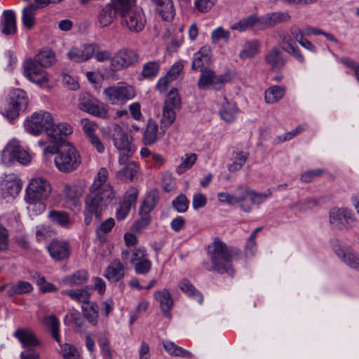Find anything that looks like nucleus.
<instances>
[{"label": "nucleus", "mask_w": 359, "mask_h": 359, "mask_svg": "<svg viewBox=\"0 0 359 359\" xmlns=\"http://www.w3.org/2000/svg\"><path fill=\"white\" fill-rule=\"evenodd\" d=\"M208 256L211 264L204 263L203 266L207 271H214L219 273H227L233 276L234 270L232 262L240 259L241 251L236 247L228 246L218 237L214 238L208 246Z\"/></svg>", "instance_id": "f257e3e1"}, {"label": "nucleus", "mask_w": 359, "mask_h": 359, "mask_svg": "<svg viewBox=\"0 0 359 359\" xmlns=\"http://www.w3.org/2000/svg\"><path fill=\"white\" fill-rule=\"evenodd\" d=\"M44 154H55V164L63 172L69 173L76 170L81 163V157L76 148L69 142L63 141L58 145L47 146Z\"/></svg>", "instance_id": "f03ea898"}, {"label": "nucleus", "mask_w": 359, "mask_h": 359, "mask_svg": "<svg viewBox=\"0 0 359 359\" xmlns=\"http://www.w3.org/2000/svg\"><path fill=\"white\" fill-rule=\"evenodd\" d=\"M54 53L44 50L36 54L34 59H28L24 63V74L32 82L42 84L47 81V75L42 67H49L55 62Z\"/></svg>", "instance_id": "7ed1b4c3"}, {"label": "nucleus", "mask_w": 359, "mask_h": 359, "mask_svg": "<svg viewBox=\"0 0 359 359\" xmlns=\"http://www.w3.org/2000/svg\"><path fill=\"white\" fill-rule=\"evenodd\" d=\"M114 196V192H110L108 189H104L102 191L89 189V193L85 198V224L89 225L93 216L99 219L102 212L112 201Z\"/></svg>", "instance_id": "20e7f679"}, {"label": "nucleus", "mask_w": 359, "mask_h": 359, "mask_svg": "<svg viewBox=\"0 0 359 359\" xmlns=\"http://www.w3.org/2000/svg\"><path fill=\"white\" fill-rule=\"evenodd\" d=\"M51 191V185L46 179H32L26 190V201L29 204L39 203V208L44 210L45 205L41 201L48 198Z\"/></svg>", "instance_id": "39448f33"}, {"label": "nucleus", "mask_w": 359, "mask_h": 359, "mask_svg": "<svg viewBox=\"0 0 359 359\" xmlns=\"http://www.w3.org/2000/svg\"><path fill=\"white\" fill-rule=\"evenodd\" d=\"M135 0H124L121 6L122 25H125L130 31L139 32L144 27L146 20L142 11H131Z\"/></svg>", "instance_id": "423d86ee"}, {"label": "nucleus", "mask_w": 359, "mask_h": 359, "mask_svg": "<svg viewBox=\"0 0 359 359\" xmlns=\"http://www.w3.org/2000/svg\"><path fill=\"white\" fill-rule=\"evenodd\" d=\"M103 95L105 100L112 105H123L128 101L133 99L136 93L133 86L122 83L104 88Z\"/></svg>", "instance_id": "0eeeda50"}, {"label": "nucleus", "mask_w": 359, "mask_h": 359, "mask_svg": "<svg viewBox=\"0 0 359 359\" xmlns=\"http://www.w3.org/2000/svg\"><path fill=\"white\" fill-rule=\"evenodd\" d=\"M232 79L233 76L230 72L216 74L211 69L204 68L199 76L197 86L202 90H206L210 88L215 90H220Z\"/></svg>", "instance_id": "6e6552de"}, {"label": "nucleus", "mask_w": 359, "mask_h": 359, "mask_svg": "<svg viewBox=\"0 0 359 359\" xmlns=\"http://www.w3.org/2000/svg\"><path fill=\"white\" fill-rule=\"evenodd\" d=\"M52 126L53 116L46 111L34 113L25 122V130L33 135H39L45 131L49 132Z\"/></svg>", "instance_id": "1a4fd4ad"}, {"label": "nucleus", "mask_w": 359, "mask_h": 359, "mask_svg": "<svg viewBox=\"0 0 359 359\" xmlns=\"http://www.w3.org/2000/svg\"><path fill=\"white\" fill-rule=\"evenodd\" d=\"M140 60V56L134 50L122 48L117 50L111 60L110 68L113 72L126 69L135 65Z\"/></svg>", "instance_id": "9d476101"}, {"label": "nucleus", "mask_w": 359, "mask_h": 359, "mask_svg": "<svg viewBox=\"0 0 359 359\" xmlns=\"http://www.w3.org/2000/svg\"><path fill=\"white\" fill-rule=\"evenodd\" d=\"M124 0H111L110 2L99 7L97 13V22L100 28L111 25L121 15V6Z\"/></svg>", "instance_id": "9b49d317"}, {"label": "nucleus", "mask_w": 359, "mask_h": 359, "mask_svg": "<svg viewBox=\"0 0 359 359\" xmlns=\"http://www.w3.org/2000/svg\"><path fill=\"white\" fill-rule=\"evenodd\" d=\"M28 105V97L25 91L15 89L10 94V102L8 108L5 109L4 115L10 121L16 118L20 111H24Z\"/></svg>", "instance_id": "f8f14e48"}, {"label": "nucleus", "mask_w": 359, "mask_h": 359, "mask_svg": "<svg viewBox=\"0 0 359 359\" xmlns=\"http://www.w3.org/2000/svg\"><path fill=\"white\" fill-rule=\"evenodd\" d=\"M331 245L333 251L343 263L359 272V254L358 252L337 239L332 240Z\"/></svg>", "instance_id": "ddd939ff"}, {"label": "nucleus", "mask_w": 359, "mask_h": 359, "mask_svg": "<svg viewBox=\"0 0 359 359\" xmlns=\"http://www.w3.org/2000/svg\"><path fill=\"white\" fill-rule=\"evenodd\" d=\"M79 109L102 118L109 117L108 110L104 106L100 105L97 100L87 92L80 94L78 102Z\"/></svg>", "instance_id": "4468645a"}, {"label": "nucleus", "mask_w": 359, "mask_h": 359, "mask_svg": "<svg viewBox=\"0 0 359 359\" xmlns=\"http://www.w3.org/2000/svg\"><path fill=\"white\" fill-rule=\"evenodd\" d=\"M181 98L177 93V89L170 91L164 102L163 110L162 123L165 126H170L176 118L175 110L181 108Z\"/></svg>", "instance_id": "2eb2a0df"}, {"label": "nucleus", "mask_w": 359, "mask_h": 359, "mask_svg": "<svg viewBox=\"0 0 359 359\" xmlns=\"http://www.w3.org/2000/svg\"><path fill=\"white\" fill-rule=\"evenodd\" d=\"M30 158L29 154L15 141L8 143L1 155L2 161L6 164L15 161L21 164H27L29 163Z\"/></svg>", "instance_id": "dca6fc26"}, {"label": "nucleus", "mask_w": 359, "mask_h": 359, "mask_svg": "<svg viewBox=\"0 0 359 359\" xmlns=\"http://www.w3.org/2000/svg\"><path fill=\"white\" fill-rule=\"evenodd\" d=\"M330 222L339 229H347L354 222L353 215L348 209L333 208L330 211Z\"/></svg>", "instance_id": "f3484780"}, {"label": "nucleus", "mask_w": 359, "mask_h": 359, "mask_svg": "<svg viewBox=\"0 0 359 359\" xmlns=\"http://www.w3.org/2000/svg\"><path fill=\"white\" fill-rule=\"evenodd\" d=\"M22 182L14 174L6 175L0 182V189L4 197H15L22 189Z\"/></svg>", "instance_id": "a211bd4d"}, {"label": "nucleus", "mask_w": 359, "mask_h": 359, "mask_svg": "<svg viewBox=\"0 0 359 359\" xmlns=\"http://www.w3.org/2000/svg\"><path fill=\"white\" fill-rule=\"evenodd\" d=\"M97 49L95 43L86 44L83 48L74 47L68 52L67 57L75 62H82L90 59Z\"/></svg>", "instance_id": "6ab92c4d"}, {"label": "nucleus", "mask_w": 359, "mask_h": 359, "mask_svg": "<svg viewBox=\"0 0 359 359\" xmlns=\"http://www.w3.org/2000/svg\"><path fill=\"white\" fill-rule=\"evenodd\" d=\"M47 248L51 257L56 261L66 259L70 254L69 244L65 241L53 240Z\"/></svg>", "instance_id": "aec40b11"}, {"label": "nucleus", "mask_w": 359, "mask_h": 359, "mask_svg": "<svg viewBox=\"0 0 359 359\" xmlns=\"http://www.w3.org/2000/svg\"><path fill=\"white\" fill-rule=\"evenodd\" d=\"M81 125L85 135L88 137L91 144L96 148L99 153H102L104 150V147L100 138L94 133L97 128V125L93 121H91L88 118L81 119Z\"/></svg>", "instance_id": "412c9836"}, {"label": "nucleus", "mask_w": 359, "mask_h": 359, "mask_svg": "<svg viewBox=\"0 0 359 359\" xmlns=\"http://www.w3.org/2000/svg\"><path fill=\"white\" fill-rule=\"evenodd\" d=\"M282 49L294 56L299 62H304V57L298 48L297 43L289 32H283L280 35Z\"/></svg>", "instance_id": "4be33fe9"}, {"label": "nucleus", "mask_w": 359, "mask_h": 359, "mask_svg": "<svg viewBox=\"0 0 359 359\" xmlns=\"http://www.w3.org/2000/svg\"><path fill=\"white\" fill-rule=\"evenodd\" d=\"M72 133V128L67 123H61L55 125L53 122V126L48 133V136L51 138V142L55 143V145H58L62 142L65 141L62 136H67Z\"/></svg>", "instance_id": "5701e85b"}, {"label": "nucleus", "mask_w": 359, "mask_h": 359, "mask_svg": "<svg viewBox=\"0 0 359 359\" xmlns=\"http://www.w3.org/2000/svg\"><path fill=\"white\" fill-rule=\"evenodd\" d=\"M1 31L4 35H14L17 32L16 18L14 11H5L1 22Z\"/></svg>", "instance_id": "b1692460"}, {"label": "nucleus", "mask_w": 359, "mask_h": 359, "mask_svg": "<svg viewBox=\"0 0 359 359\" xmlns=\"http://www.w3.org/2000/svg\"><path fill=\"white\" fill-rule=\"evenodd\" d=\"M13 335L20 341L22 346L25 348H32L40 344L39 341L33 332L29 329H18L14 332Z\"/></svg>", "instance_id": "393cba45"}, {"label": "nucleus", "mask_w": 359, "mask_h": 359, "mask_svg": "<svg viewBox=\"0 0 359 359\" xmlns=\"http://www.w3.org/2000/svg\"><path fill=\"white\" fill-rule=\"evenodd\" d=\"M104 277L111 282H118L125 276L124 266L119 259H114L107 267Z\"/></svg>", "instance_id": "a878e982"}, {"label": "nucleus", "mask_w": 359, "mask_h": 359, "mask_svg": "<svg viewBox=\"0 0 359 359\" xmlns=\"http://www.w3.org/2000/svg\"><path fill=\"white\" fill-rule=\"evenodd\" d=\"M265 62L276 72L281 69L286 60L282 57L280 50L277 47H273L265 55Z\"/></svg>", "instance_id": "bb28decb"}, {"label": "nucleus", "mask_w": 359, "mask_h": 359, "mask_svg": "<svg viewBox=\"0 0 359 359\" xmlns=\"http://www.w3.org/2000/svg\"><path fill=\"white\" fill-rule=\"evenodd\" d=\"M156 11L164 20H172L175 16V8L172 0H151Z\"/></svg>", "instance_id": "cd10ccee"}, {"label": "nucleus", "mask_w": 359, "mask_h": 359, "mask_svg": "<svg viewBox=\"0 0 359 359\" xmlns=\"http://www.w3.org/2000/svg\"><path fill=\"white\" fill-rule=\"evenodd\" d=\"M241 189L243 191V201L248 197L251 203L255 205H260L272 195L269 189L264 193L257 192L248 187L241 186Z\"/></svg>", "instance_id": "c85d7f7f"}, {"label": "nucleus", "mask_w": 359, "mask_h": 359, "mask_svg": "<svg viewBox=\"0 0 359 359\" xmlns=\"http://www.w3.org/2000/svg\"><path fill=\"white\" fill-rule=\"evenodd\" d=\"M156 300L159 303L164 316H170V310L172 306V299L170 293L166 289L156 291L154 293Z\"/></svg>", "instance_id": "c756f323"}, {"label": "nucleus", "mask_w": 359, "mask_h": 359, "mask_svg": "<svg viewBox=\"0 0 359 359\" xmlns=\"http://www.w3.org/2000/svg\"><path fill=\"white\" fill-rule=\"evenodd\" d=\"M112 136L114 144L117 149L121 150L133 147L131 143L128 140L127 133L120 126H114Z\"/></svg>", "instance_id": "7c9ffc66"}, {"label": "nucleus", "mask_w": 359, "mask_h": 359, "mask_svg": "<svg viewBox=\"0 0 359 359\" xmlns=\"http://www.w3.org/2000/svg\"><path fill=\"white\" fill-rule=\"evenodd\" d=\"M88 278V273L84 269L78 270L75 273L66 276L62 280L64 285L71 287L79 286L85 284Z\"/></svg>", "instance_id": "2f4dec72"}, {"label": "nucleus", "mask_w": 359, "mask_h": 359, "mask_svg": "<svg viewBox=\"0 0 359 359\" xmlns=\"http://www.w3.org/2000/svg\"><path fill=\"white\" fill-rule=\"evenodd\" d=\"M83 317L93 326L98 323L99 307L95 302H88L81 306Z\"/></svg>", "instance_id": "473e14b6"}, {"label": "nucleus", "mask_w": 359, "mask_h": 359, "mask_svg": "<svg viewBox=\"0 0 359 359\" xmlns=\"http://www.w3.org/2000/svg\"><path fill=\"white\" fill-rule=\"evenodd\" d=\"M90 288L86 287L85 289H77V290H62V294L69 296L72 299L76 300L79 302L86 304L90 302Z\"/></svg>", "instance_id": "72a5a7b5"}, {"label": "nucleus", "mask_w": 359, "mask_h": 359, "mask_svg": "<svg viewBox=\"0 0 359 359\" xmlns=\"http://www.w3.org/2000/svg\"><path fill=\"white\" fill-rule=\"evenodd\" d=\"M107 176V170L105 168H100L93 184L90 186V189L98 190L102 191L104 189H108L110 191V192H114L111 186L109 184L106 183Z\"/></svg>", "instance_id": "f704fd0d"}, {"label": "nucleus", "mask_w": 359, "mask_h": 359, "mask_svg": "<svg viewBox=\"0 0 359 359\" xmlns=\"http://www.w3.org/2000/svg\"><path fill=\"white\" fill-rule=\"evenodd\" d=\"M259 43L257 40L245 42L243 46L242 50L240 51V58L245 60L255 57L259 53Z\"/></svg>", "instance_id": "c9c22d12"}, {"label": "nucleus", "mask_w": 359, "mask_h": 359, "mask_svg": "<svg viewBox=\"0 0 359 359\" xmlns=\"http://www.w3.org/2000/svg\"><path fill=\"white\" fill-rule=\"evenodd\" d=\"M158 130V124L154 120L149 119L142 137L145 145H151L156 142Z\"/></svg>", "instance_id": "e433bc0d"}, {"label": "nucleus", "mask_w": 359, "mask_h": 359, "mask_svg": "<svg viewBox=\"0 0 359 359\" xmlns=\"http://www.w3.org/2000/svg\"><path fill=\"white\" fill-rule=\"evenodd\" d=\"M158 200V191L156 189L151 190L141 205L140 214L149 215V212L156 205Z\"/></svg>", "instance_id": "4c0bfd02"}, {"label": "nucleus", "mask_w": 359, "mask_h": 359, "mask_svg": "<svg viewBox=\"0 0 359 359\" xmlns=\"http://www.w3.org/2000/svg\"><path fill=\"white\" fill-rule=\"evenodd\" d=\"M39 8V6L35 4H30L22 10V24L23 25L30 29L35 23L36 11Z\"/></svg>", "instance_id": "58836bf2"}, {"label": "nucleus", "mask_w": 359, "mask_h": 359, "mask_svg": "<svg viewBox=\"0 0 359 359\" xmlns=\"http://www.w3.org/2000/svg\"><path fill=\"white\" fill-rule=\"evenodd\" d=\"M180 290L189 297L195 299L199 304H202L203 296L198 290H197L192 283L187 279L182 280L179 283Z\"/></svg>", "instance_id": "ea45409f"}, {"label": "nucleus", "mask_w": 359, "mask_h": 359, "mask_svg": "<svg viewBox=\"0 0 359 359\" xmlns=\"http://www.w3.org/2000/svg\"><path fill=\"white\" fill-rule=\"evenodd\" d=\"M210 49L203 47L199 51L194 54V57L191 65V69L194 70H203L205 63L210 60Z\"/></svg>", "instance_id": "a19ab883"}, {"label": "nucleus", "mask_w": 359, "mask_h": 359, "mask_svg": "<svg viewBox=\"0 0 359 359\" xmlns=\"http://www.w3.org/2000/svg\"><path fill=\"white\" fill-rule=\"evenodd\" d=\"M219 201L221 203L233 205L235 203H241L243 201V191L241 186L238 187L234 194H230L227 192H219L217 194Z\"/></svg>", "instance_id": "79ce46f5"}, {"label": "nucleus", "mask_w": 359, "mask_h": 359, "mask_svg": "<svg viewBox=\"0 0 359 359\" xmlns=\"http://www.w3.org/2000/svg\"><path fill=\"white\" fill-rule=\"evenodd\" d=\"M137 165L134 161H130L122 169L116 172V177L119 180L129 179L133 180L137 175Z\"/></svg>", "instance_id": "37998d69"}, {"label": "nucleus", "mask_w": 359, "mask_h": 359, "mask_svg": "<svg viewBox=\"0 0 359 359\" xmlns=\"http://www.w3.org/2000/svg\"><path fill=\"white\" fill-rule=\"evenodd\" d=\"M164 349L170 355L173 356H178L182 358H191L192 354L189 351L176 345L171 341H163Z\"/></svg>", "instance_id": "c03bdc74"}, {"label": "nucleus", "mask_w": 359, "mask_h": 359, "mask_svg": "<svg viewBox=\"0 0 359 359\" xmlns=\"http://www.w3.org/2000/svg\"><path fill=\"white\" fill-rule=\"evenodd\" d=\"M284 87L273 86L265 91V100L269 104H273L280 100L285 95Z\"/></svg>", "instance_id": "a18cd8bd"}, {"label": "nucleus", "mask_w": 359, "mask_h": 359, "mask_svg": "<svg viewBox=\"0 0 359 359\" xmlns=\"http://www.w3.org/2000/svg\"><path fill=\"white\" fill-rule=\"evenodd\" d=\"M160 67L158 61L147 62L142 67L141 76L145 79H154L158 75Z\"/></svg>", "instance_id": "49530a36"}, {"label": "nucleus", "mask_w": 359, "mask_h": 359, "mask_svg": "<svg viewBox=\"0 0 359 359\" xmlns=\"http://www.w3.org/2000/svg\"><path fill=\"white\" fill-rule=\"evenodd\" d=\"M225 104L219 111L221 118L226 122H232L237 113V107L235 104L230 103L227 101L226 98L224 97Z\"/></svg>", "instance_id": "de8ad7c7"}, {"label": "nucleus", "mask_w": 359, "mask_h": 359, "mask_svg": "<svg viewBox=\"0 0 359 359\" xmlns=\"http://www.w3.org/2000/svg\"><path fill=\"white\" fill-rule=\"evenodd\" d=\"M33 290V286L31 283L27 281L20 280L15 285H13L8 290V294L10 297L15 294H22L29 293Z\"/></svg>", "instance_id": "09e8293b"}, {"label": "nucleus", "mask_w": 359, "mask_h": 359, "mask_svg": "<svg viewBox=\"0 0 359 359\" xmlns=\"http://www.w3.org/2000/svg\"><path fill=\"white\" fill-rule=\"evenodd\" d=\"M48 217L51 222L62 227H67L70 222L68 213L63 211L50 210Z\"/></svg>", "instance_id": "8fccbe9b"}, {"label": "nucleus", "mask_w": 359, "mask_h": 359, "mask_svg": "<svg viewBox=\"0 0 359 359\" xmlns=\"http://www.w3.org/2000/svg\"><path fill=\"white\" fill-rule=\"evenodd\" d=\"M32 278L36 282V285L39 286L40 290L43 293L46 292H54L57 291V288L56 286L49 282H47L45 277L41 276L40 273H35L32 276Z\"/></svg>", "instance_id": "3c124183"}, {"label": "nucleus", "mask_w": 359, "mask_h": 359, "mask_svg": "<svg viewBox=\"0 0 359 359\" xmlns=\"http://www.w3.org/2000/svg\"><path fill=\"white\" fill-rule=\"evenodd\" d=\"M43 323L47 327H51L52 337L58 343H60L59 335V320L54 315H50L45 317Z\"/></svg>", "instance_id": "603ef678"}, {"label": "nucleus", "mask_w": 359, "mask_h": 359, "mask_svg": "<svg viewBox=\"0 0 359 359\" xmlns=\"http://www.w3.org/2000/svg\"><path fill=\"white\" fill-rule=\"evenodd\" d=\"M266 15L270 27L282 22H288L290 20V15L283 12L268 13Z\"/></svg>", "instance_id": "864d4df0"}, {"label": "nucleus", "mask_w": 359, "mask_h": 359, "mask_svg": "<svg viewBox=\"0 0 359 359\" xmlns=\"http://www.w3.org/2000/svg\"><path fill=\"white\" fill-rule=\"evenodd\" d=\"M197 159V156L196 154H185L184 157L182 158L181 164L177 168V172L179 175L182 174L187 170L191 168V166L195 163Z\"/></svg>", "instance_id": "5fc2aeb1"}, {"label": "nucleus", "mask_w": 359, "mask_h": 359, "mask_svg": "<svg viewBox=\"0 0 359 359\" xmlns=\"http://www.w3.org/2000/svg\"><path fill=\"white\" fill-rule=\"evenodd\" d=\"M172 205L177 212L183 213L188 210L189 201L186 195L181 194L172 201Z\"/></svg>", "instance_id": "6e6d98bb"}, {"label": "nucleus", "mask_w": 359, "mask_h": 359, "mask_svg": "<svg viewBox=\"0 0 359 359\" xmlns=\"http://www.w3.org/2000/svg\"><path fill=\"white\" fill-rule=\"evenodd\" d=\"M255 22V15H249L245 18H243L237 23L233 24L231 26L232 29L238 30L240 32L245 31L250 28L254 29Z\"/></svg>", "instance_id": "4d7b16f0"}, {"label": "nucleus", "mask_w": 359, "mask_h": 359, "mask_svg": "<svg viewBox=\"0 0 359 359\" xmlns=\"http://www.w3.org/2000/svg\"><path fill=\"white\" fill-rule=\"evenodd\" d=\"M248 158V154L240 151L237 154V160L229 165V172H236L241 170L246 163Z\"/></svg>", "instance_id": "13d9d810"}, {"label": "nucleus", "mask_w": 359, "mask_h": 359, "mask_svg": "<svg viewBox=\"0 0 359 359\" xmlns=\"http://www.w3.org/2000/svg\"><path fill=\"white\" fill-rule=\"evenodd\" d=\"M133 266L136 273L146 274L151 270V263L145 257L133 264Z\"/></svg>", "instance_id": "bf43d9fd"}, {"label": "nucleus", "mask_w": 359, "mask_h": 359, "mask_svg": "<svg viewBox=\"0 0 359 359\" xmlns=\"http://www.w3.org/2000/svg\"><path fill=\"white\" fill-rule=\"evenodd\" d=\"M325 173L323 169L318 168L315 170H309L304 172L300 177L302 182H311L315 178L322 176Z\"/></svg>", "instance_id": "052dcab7"}, {"label": "nucleus", "mask_w": 359, "mask_h": 359, "mask_svg": "<svg viewBox=\"0 0 359 359\" xmlns=\"http://www.w3.org/2000/svg\"><path fill=\"white\" fill-rule=\"evenodd\" d=\"M65 195L70 201H76L81 196V191L76 185L66 184L64 188Z\"/></svg>", "instance_id": "680f3d73"}, {"label": "nucleus", "mask_w": 359, "mask_h": 359, "mask_svg": "<svg viewBox=\"0 0 359 359\" xmlns=\"http://www.w3.org/2000/svg\"><path fill=\"white\" fill-rule=\"evenodd\" d=\"M318 204V201L316 198H310L299 201L297 204L294 205L293 208H296L299 211H305L306 209L316 207Z\"/></svg>", "instance_id": "e2e57ef3"}, {"label": "nucleus", "mask_w": 359, "mask_h": 359, "mask_svg": "<svg viewBox=\"0 0 359 359\" xmlns=\"http://www.w3.org/2000/svg\"><path fill=\"white\" fill-rule=\"evenodd\" d=\"M62 355L65 359H77L79 358V352L74 346L68 344H65L61 349Z\"/></svg>", "instance_id": "0e129e2a"}, {"label": "nucleus", "mask_w": 359, "mask_h": 359, "mask_svg": "<svg viewBox=\"0 0 359 359\" xmlns=\"http://www.w3.org/2000/svg\"><path fill=\"white\" fill-rule=\"evenodd\" d=\"M137 196L138 190L135 187H131L126 191L122 203H127V205L132 208L136 203Z\"/></svg>", "instance_id": "69168bd1"}, {"label": "nucleus", "mask_w": 359, "mask_h": 359, "mask_svg": "<svg viewBox=\"0 0 359 359\" xmlns=\"http://www.w3.org/2000/svg\"><path fill=\"white\" fill-rule=\"evenodd\" d=\"M163 189L166 192H170L176 188L175 180L170 174H165L162 178Z\"/></svg>", "instance_id": "338daca9"}, {"label": "nucleus", "mask_w": 359, "mask_h": 359, "mask_svg": "<svg viewBox=\"0 0 359 359\" xmlns=\"http://www.w3.org/2000/svg\"><path fill=\"white\" fill-rule=\"evenodd\" d=\"M140 218L136 221L133 227L136 231H142L151 222V216L146 214H140Z\"/></svg>", "instance_id": "774afa93"}]
</instances>
